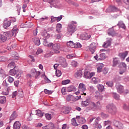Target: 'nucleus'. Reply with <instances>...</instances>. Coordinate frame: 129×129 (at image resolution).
I'll use <instances>...</instances> for the list:
<instances>
[{
    "mask_svg": "<svg viewBox=\"0 0 129 129\" xmlns=\"http://www.w3.org/2000/svg\"><path fill=\"white\" fill-rule=\"evenodd\" d=\"M5 35L6 36L1 35L0 36V42H5L6 41L8 38H9V37H11V32H6Z\"/></svg>",
    "mask_w": 129,
    "mask_h": 129,
    "instance_id": "8",
    "label": "nucleus"
},
{
    "mask_svg": "<svg viewBox=\"0 0 129 129\" xmlns=\"http://www.w3.org/2000/svg\"><path fill=\"white\" fill-rule=\"evenodd\" d=\"M7 101V98L5 96H0V103L4 104Z\"/></svg>",
    "mask_w": 129,
    "mask_h": 129,
    "instance_id": "38",
    "label": "nucleus"
},
{
    "mask_svg": "<svg viewBox=\"0 0 129 129\" xmlns=\"http://www.w3.org/2000/svg\"><path fill=\"white\" fill-rule=\"evenodd\" d=\"M114 123L115 126H116V127H118V128L119 129L122 128V126H123L122 124L121 123L119 124V122H118V121L114 120Z\"/></svg>",
    "mask_w": 129,
    "mask_h": 129,
    "instance_id": "24",
    "label": "nucleus"
},
{
    "mask_svg": "<svg viewBox=\"0 0 129 129\" xmlns=\"http://www.w3.org/2000/svg\"><path fill=\"white\" fill-rule=\"evenodd\" d=\"M91 38V35H88L87 34H82L81 35L82 40H89Z\"/></svg>",
    "mask_w": 129,
    "mask_h": 129,
    "instance_id": "15",
    "label": "nucleus"
},
{
    "mask_svg": "<svg viewBox=\"0 0 129 129\" xmlns=\"http://www.w3.org/2000/svg\"><path fill=\"white\" fill-rule=\"evenodd\" d=\"M2 85L4 87H8V86H9V84H8V83H7V81H6V80L3 81Z\"/></svg>",
    "mask_w": 129,
    "mask_h": 129,
    "instance_id": "60",
    "label": "nucleus"
},
{
    "mask_svg": "<svg viewBox=\"0 0 129 129\" xmlns=\"http://www.w3.org/2000/svg\"><path fill=\"white\" fill-rule=\"evenodd\" d=\"M8 81L10 83H13V82H14V81H15V79H14V78H13L12 77H8Z\"/></svg>",
    "mask_w": 129,
    "mask_h": 129,
    "instance_id": "51",
    "label": "nucleus"
},
{
    "mask_svg": "<svg viewBox=\"0 0 129 129\" xmlns=\"http://www.w3.org/2000/svg\"><path fill=\"white\" fill-rule=\"evenodd\" d=\"M9 74L12 76H15L17 73H18V71L15 70V69H11L9 72Z\"/></svg>",
    "mask_w": 129,
    "mask_h": 129,
    "instance_id": "25",
    "label": "nucleus"
},
{
    "mask_svg": "<svg viewBox=\"0 0 129 129\" xmlns=\"http://www.w3.org/2000/svg\"><path fill=\"white\" fill-rule=\"evenodd\" d=\"M52 43H48L47 39H44L43 42V44L46 47H48V48H52Z\"/></svg>",
    "mask_w": 129,
    "mask_h": 129,
    "instance_id": "22",
    "label": "nucleus"
},
{
    "mask_svg": "<svg viewBox=\"0 0 129 129\" xmlns=\"http://www.w3.org/2000/svg\"><path fill=\"white\" fill-rule=\"evenodd\" d=\"M77 30V22L72 21L68 26V32L67 33V36L70 37L72 36V34Z\"/></svg>",
    "mask_w": 129,
    "mask_h": 129,
    "instance_id": "1",
    "label": "nucleus"
},
{
    "mask_svg": "<svg viewBox=\"0 0 129 129\" xmlns=\"http://www.w3.org/2000/svg\"><path fill=\"white\" fill-rule=\"evenodd\" d=\"M118 25L119 26V27L122 28V29H125L126 28L125 27V25H124L122 21H119V23H118Z\"/></svg>",
    "mask_w": 129,
    "mask_h": 129,
    "instance_id": "36",
    "label": "nucleus"
},
{
    "mask_svg": "<svg viewBox=\"0 0 129 129\" xmlns=\"http://www.w3.org/2000/svg\"><path fill=\"white\" fill-rule=\"evenodd\" d=\"M41 35L46 39H49L50 38V34H48L46 30L43 31V32H42Z\"/></svg>",
    "mask_w": 129,
    "mask_h": 129,
    "instance_id": "26",
    "label": "nucleus"
},
{
    "mask_svg": "<svg viewBox=\"0 0 129 129\" xmlns=\"http://www.w3.org/2000/svg\"><path fill=\"white\" fill-rule=\"evenodd\" d=\"M95 75V73H89L87 71L85 72L84 77L87 79H90L93 76Z\"/></svg>",
    "mask_w": 129,
    "mask_h": 129,
    "instance_id": "9",
    "label": "nucleus"
},
{
    "mask_svg": "<svg viewBox=\"0 0 129 129\" xmlns=\"http://www.w3.org/2000/svg\"><path fill=\"white\" fill-rule=\"evenodd\" d=\"M128 54V52L127 51H125L123 53H120L119 54V57H120L121 59L122 60H123L124 59H125V57L127 56V54Z\"/></svg>",
    "mask_w": 129,
    "mask_h": 129,
    "instance_id": "18",
    "label": "nucleus"
},
{
    "mask_svg": "<svg viewBox=\"0 0 129 129\" xmlns=\"http://www.w3.org/2000/svg\"><path fill=\"white\" fill-rule=\"evenodd\" d=\"M45 117L48 120H50L52 118V115L49 114V113H46L45 114Z\"/></svg>",
    "mask_w": 129,
    "mask_h": 129,
    "instance_id": "50",
    "label": "nucleus"
},
{
    "mask_svg": "<svg viewBox=\"0 0 129 129\" xmlns=\"http://www.w3.org/2000/svg\"><path fill=\"white\" fill-rule=\"evenodd\" d=\"M62 85H66L67 84H68L70 83V80H66L62 81Z\"/></svg>",
    "mask_w": 129,
    "mask_h": 129,
    "instance_id": "48",
    "label": "nucleus"
},
{
    "mask_svg": "<svg viewBox=\"0 0 129 129\" xmlns=\"http://www.w3.org/2000/svg\"><path fill=\"white\" fill-rule=\"evenodd\" d=\"M72 124L75 126H78V124H77V122H76V119H75V118L72 119Z\"/></svg>",
    "mask_w": 129,
    "mask_h": 129,
    "instance_id": "45",
    "label": "nucleus"
},
{
    "mask_svg": "<svg viewBox=\"0 0 129 129\" xmlns=\"http://www.w3.org/2000/svg\"><path fill=\"white\" fill-rule=\"evenodd\" d=\"M82 73H83L82 71L81 70L77 71L75 74L76 77L77 78H81L83 76Z\"/></svg>",
    "mask_w": 129,
    "mask_h": 129,
    "instance_id": "23",
    "label": "nucleus"
},
{
    "mask_svg": "<svg viewBox=\"0 0 129 129\" xmlns=\"http://www.w3.org/2000/svg\"><path fill=\"white\" fill-rule=\"evenodd\" d=\"M105 125H108L106 127V129H113L112 126L109 125L110 124V121H105Z\"/></svg>",
    "mask_w": 129,
    "mask_h": 129,
    "instance_id": "43",
    "label": "nucleus"
},
{
    "mask_svg": "<svg viewBox=\"0 0 129 129\" xmlns=\"http://www.w3.org/2000/svg\"><path fill=\"white\" fill-rule=\"evenodd\" d=\"M78 90V92L76 93V94L80 93L81 95H86V93L85 92L86 91V86L83 83L79 84Z\"/></svg>",
    "mask_w": 129,
    "mask_h": 129,
    "instance_id": "2",
    "label": "nucleus"
},
{
    "mask_svg": "<svg viewBox=\"0 0 129 129\" xmlns=\"http://www.w3.org/2000/svg\"><path fill=\"white\" fill-rule=\"evenodd\" d=\"M31 74L33 77H35V78H39V76L41 75V72L37 71L35 69H32L31 70Z\"/></svg>",
    "mask_w": 129,
    "mask_h": 129,
    "instance_id": "6",
    "label": "nucleus"
},
{
    "mask_svg": "<svg viewBox=\"0 0 129 129\" xmlns=\"http://www.w3.org/2000/svg\"><path fill=\"white\" fill-rule=\"evenodd\" d=\"M17 32H18V27H17V26H15L12 30V35L15 36L17 34Z\"/></svg>",
    "mask_w": 129,
    "mask_h": 129,
    "instance_id": "42",
    "label": "nucleus"
},
{
    "mask_svg": "<svg viewBox=\"0 0 129 129\" xmlns=\"http://www.w3.org/2000/svg\"><path fill=\"white\" fill-rule=\"evenodd\" d=\"M107 110H108V112H111V111H113V105H108L106 106Z\"/></svg>",
    "mask_w": 129,
    "mask_h": 129,
    "instance_id": "33",
    "label": "nucleus"
},
{
    "mask_svg": "<svg viewBox=\"0 0 129 129\" xmlns=\"http://www.w3.org/2000/svg\"><path fill=\"white\" fill-rule=\"evenodd\" d=\"M61 93L62 94H63V95H65V94H66V88L63 87L61 89Z\"/></svg>",
    "mask_w": 129,
    "mask_h": 129,
    "instance_id": "61",
    "label": "nucleus"
},
{
    "mask_svg": "<svg viewBox=\"0 0 129 129\" xmlns=\"http://www.w3.org/2000/svg\"><path fill=\"white\" fill-rule=\"evenodd\" d=\"M89 109H92V110H95L96 109V104L93 102H90L89 105Z\"/></svg>",
    "mask_w": 129,
    "mask_h": 129,
    "instance_id": "20",
    "label": "nucleus"
},
{
    "mask_svg": "<svg viewBox=\"0 0 129 129\" xmlns=\"http://www.w3.org/2000/svg\"><path fill=\"white\" fill-rule=\"evenodd\" d=\"M48 3L52 5L54 8H60V2L58 0H48Z\"/></svg>",
    "mask_w": 129,
    "mask_h": 129,
    "instance_id": "5",
    "label": "nucleus"
},
{
    "mask_svg": "<svg viewBox=\"0 0 129 129\" xmlns=\"http://www.w3.org/2000/svg\"><path fill=\"white\" fill-rule=\"evenodd\" d=\"M36 114L40 117H42V116H43V113H42V111L40 110H36Z\"/></svg>",
    "mask_w": 129,
    "mask_h": 129,
    "instance_id": "44",
    "label": "nucleus"
},
{
    "mask_svg": "<svg viewBox=\"0 0 129 129\" xmlns=\"http://www.w3.org/2000/svg\"><path fill=\"white\" fill-rule=\"evenodd\" d=\"M67 45L68 47H70L71 48H74L75 43H74V42H73V41H70L67 42Z\"/></svg>",
    "mask_w": 129,
    "mask_h": 129,
    "instance_id": "31",
    "label": "nucleus"
},
{
    "mask_svg": "<svg viewBox=\"0 0 129 129\" xmlns=\"http://www.w3.org/2000/svg\"><path fill=\"white\" fill-rule=\"evenodd\" d=\"M62 112L64 114H68V113L70 112V110H69V109H66L62 111Z\"/></svg>",
    "mask_w": 129,
    "mask_h": 129,
    "instance_id": "62",
    "label": "nucleus"
},
{
    "mask_svg": "<svg viewBox=\"0 0 129 129\" xmlns=\"http://www.w3.org/2000/svg\"><path fill=\"white\" fill-rule=\"evenodd\" d=\"M102 68H103V64H100L98 65L97 68V72L98 73H100L102 71Z\"/></svg>",
    "mask_w": 129,
    "mask_h": 129,
    "instance_id": "41",
    "label": "nucleus"
},
{
    "mask_svg": "<svg viewBox=\"0 0 129 129\" xmlns=\"http://www.w3.org/2000/svg\"><path fill=\"white\" fill-rule=\"evenodd\" d=\"M55 74L56 76H57V77H60V76L62 75V73H61L60 71L59 70H56L55 71Z\"/></svg>",
    "mask_w": 129,
    "mask_h": 129,
    "instance_id": "49",
    "label": "nucleus"
},
{
    "mask_svg": "<svg viewBox=\"0 0 129 129\" xmlns=\"http://www.w3.org/2000/svg\"><path fill=\"white\" fill-rule=\"evenodd\" d=\"M106 84L108 87H112L113 86V83L112 82H107L106 83Z\"/></svg>",
    "mask_w": 129,
    "mask_h": 129,
    "instance_id": "55",
    "label": "nucleus"
},
{
    "mask_svg": "<svg viewBox=\"0 0 129 129\" xmlns=\"http://www.w3.org/2000/svg\"><path fill=\"white\" fill-rule=\"evenodd\" d=\"M116 88L118 93H123V86L117 83L116 84Z\"/></svg>",
    "mask_w": 129,
    "mask_h": 129,
    "instance_id": "11",
    "label": "nucleus"
},
{
    "mask_svg": "<svg viewBox=\"0 0 129 129\" xmlns=\"http://www.w3.org/2000/svg\"><path fill=\"white\" fill-rule=\"evenodd\" d=\"M100 120V117H97L95 120V123L93 124V127H95L96 128L101 129L102 127V126L100 125V124L98 123V121Z\"/></svg>",
    "mask_w": 129,
    "mask_h": 129,
    "instance_id": "7",
    "label": "nucleus"
},
{
    "mask_svg": "<svg viewBox=\"0 0 129 129\" xmlns=\"http://www.w3.org/2000/svg\"><path fill=\"white\" fill-rule=\"evenodd\" d=\"M78 63L76 61H73L72 62V66H73L74 67H76L78 65Z\"/></svg>",
    "mask_w": 129,
    "mask_h": 129,
    "instance_id": "63",
    "label": "nucleus"
},
{
    "mask_svg": "<svg viewBox=\"0 0 129 129\" xmlns=\"http://www.w3.org/2000/svg\"><path fill=\"white\" fill-rule=\"evenodd\" d=\"M60 49H61V44L60 43H52L51 51L52 53L59 54L60 53Z\"/></svg>",
    "mask_w": 129,
    "mask_h": 129,
    "instance_id": "3",
    "label": "nucleus"
},
{
    "mask_svg": "<svg viewBox=\"0 0 129 129\" xmlns=\"http://www.w3.org/2000/svg\"><path fill=\"white\" fill-rule=\"evenodd\" d=\"M51 56H52V53H51V52H49L46 53L44 55V57H45V58H49L51 57Z\"/></svg>",
    "mask_w": 129,
    "mask_h": 129,
    "instance_id": "59",
    "label": "nucleus"
},
{
    "mask_svg": "<svg viewBox=\"0 0 129 129\" xmlns=\"http://www.w3.org/2000/svg\"><path fill=\"white\" fill-rule=\"evenodd\" d=\"M44 93L45 94H52L53 93V92L52 91H49L47 89H44Z\"/></svg>",
    "mask_w": 129,
    "mask_h": 129,
    "instance_id": "56",
    "label": "nucleus"
},
{
    "mask_svg": "<svg viewBox=\"0 0 129 129\" xmlns=\"http://www.w3.org/2000/svg\"><path fill=\"white\" fill-rule=\"evenodd\" d=\"M61 29H62V25L60 23H58L56 25V32L57 33H61Z\"/></svg>",
    "mask_w": 129,
    "mask_h": 129,
    "instance_id": "30",
    "label": "nucleus"
},
{
    "mask_svg": "<svg viewBox=\"0 0 129 129\" xmlns=\"http://www.w3.org/2000/svg\"><path fill=\"white\" fill-rule=\"evenodd\" d=\"M107 33H108V36H111L112 37H113V27L109 28L108 30Z\"/></svg>",
    "mask_w": 129,
    "mask_h": 129,
    "instance_id": "32",
    "label": "nucleus"
},
{
    "mask_svg": "<svg viewBox=\"0 0 129 129\" xmlns=\"http://www.w3.org/2000/svg\"><path fill=\"white\" fill-rule=\"evenodd\" d=\"M98 89L100 92H102L103 90H104V86L101 85V84H99L97 86Z\"/></svg>",
    "mask_w": 129,
    "mask_h": 129,
    "instance_id": "34",
    "label": "nucleus"
},
{
    "mask_svg": "<svg viewBox=\"0 0 129 129\" xmlns=\"http://www.w3.org/2000/svg\"><path fill=\"white\" fill-rule=\"evenodd\" d=\"M111 41L112 40H107L106 42H105L103 44V47L107 48V47H109V46L111 45Z\"/></svg>",
    "mask_w": 129,
    "mask_h": 129,
    "instance_id": "21",
    "label": "nucleus"
},
{
    "mask_svg": "<svg viewBox=\"0 0 129 129\" xmlns=\"http://www.w3.org/2000/svg\"><path fill=\"white\" fill-rule=\"evenodd\" d=\"M65 2L68 3L69 5H73V6H75V7H79V5L77 3H74V2L71 0H64Z\"/></svg>",
    "mask_w": 129,
    "mask_h": 129,
    "instance_id": "27",
    "label": "nucleus"
},
{
    "mask_svg": "<svg viewBox=\"0 0 129 129\" xmlns=\"http://www.w3.org/2000/svg\"><path fill=\"white\" fill-rule=\"evenodd\" d=\"M42 52L43 50L41 48H39L36 52V54L39 55V54H41V53H42Z\"/></svg>",
    "mask_w": 129,
    "mask_h": 129,
    "instance_id": "64",
    "label": "nucleus"
},
{
    "mask_svg": "<svg viewBox=\"0 0 129 129\" xmlns=\"http://www.w3.org/2000/svg\"><path fill=\"white\" fill-rule=\"evenodd\" d=\"M67 101H76L81 98V96H76V98L72 95H67L66 97Z\"/></svg>",
    "mask_w": 129,
    "mask_h": 129,
    "instance_id": "4",
    "label": "nucleus"
},
{
    "mask_svg": "<svg viewBox=\"0 0 129 129\" xmlns=\"http://www.w3.org/2000/svg\"><path fill=\"white\" fill-rule=\"evenodd\" d=\"M8 68H9V69H15V62L12 61L11 62H10L8 66Z\"/></svg>",
    "mask_w": 129,
    "mask_h": 129,
    "instance_id": "35",
    "label": "nucleus"
},
{
    "mask_svg": "<svg viewBox=\"0 0 129 129\" xmlns=\"http://www.w3.org/2000/svg\"><path fill=\"white\" fill-rule=\"evenodd\" d=\"M21 122L19 121H16L13 124L14 129H20L21 128Z\"/></svg>",
    "mask_w": 129,
    "mask_h": 129,
    "instance_id": "17",
    "label": "nucleus"
},
{
    "mask_svg": "<svg viewBox=\"0 0 129 129\" xmlns=\"http://www.w3.org/2000/svg\"><path fill=\"white\" fill-rule=\"evenodd\" d=\"M76 118L79 123H81V124L85 123V119L84 118L80 117V116H77Z\"/></svg>",
    "mask_w": 129,
    "mask_h": 129,
    "instance_id": "16",
    "label": "nucleus"
},
{
    "mask_svg": "<svg viewBox=\"0 0 129 129\" xmlns=\"http://www.w3.org/2000/svg\"><path fill=\"white\" fill-rule=\"evenodd\" d=\"M55 38L57 39V40H60L61 38H62V34H57L55 35Z\"/></svg>",
    "mask_w": 129,
    "mask_h": 129,
    "instance_id": "58",
    "label": "nucleus"
},
{
    "mask_svg": "<svg viewBox=\"0 0 129 129\" xmlns=\"http://www.w3.org/2000/svg\"><path fill=\"white\" fill-rule=\"evenodd\" d=\"M17 117H18V114H17V112L14 111L10 116V121L9 122H12V120L16 119Z\"/></svg>",
    "mask_w": 129,
    "mask_h": 129,
    "instance_id": "14",
    "label": "nucleus"
},
{
    "mask_svg": "<svg viewBox=\"0 0 129 129\" xmlns=\"http://www.w3.org/2000/svg\"><path fill=\"white\" fill-rule=\"evenodd\" d=\"M68 92H71L72 91H76V87L74 86H70L67 88Z\"/></svg>",
    "mask_w": 129,
    "mask_h": 129,
    "instance_id": "19",
    "label": "nucleus"
},
{
    "mask_svg": "<svg viewBox=\"0 0 129 129\" xmlns=\"http://www.w3.org/2000/svg\"><path fill=\"white\" fill-rule=\"evenodd\" d=\"M34 44L36 46H40L41 45V41H40L39 38H34Z\"/></svg>",
    "mask_w": 129,
    "mask_h": 129,
    "instance_id": "37",
    "label": "nucleus"
},
{
    "mask_svg": "<svg viewBox=\"0 0 129 129\" xmlns=\"http://www.w3.org/2000/svg\"><path fill=\"white\" fill-rule=\"evenodd\" d=\"M114 98L116 99V100H119V95L116 94V93H113Z\"/></svg>",
    "mask_w": 129,
    "mask_h": 129,
    "instance_id": "53",
    "label": "nucleus"
},
{
    "mask_svg": "<svg viewBox=\"0 0 129 129\" xmlns=\"http://www.w3.org/2000/svg\"><path fill=\"white\" fill-rule=\"evenodd\" d=\"M113 10V7H109L108 9H106V12L107 13H111Z\"/></svg>",
    "mask_w": 129,
    "mask_h": 129,
    "instance_id": "52",
    "label": "nucleus"
},
{
    "mask_svg": "<svg viewBox=\"0 0 129 129\" xmlns=\"http://www.w3.org/2000/svg\"><path fill=\"white\" fill-rule=\"evenodd\" d=\"M17 95L20 98H23V97H24V92L23 91V90H22V89L19 90L18 91Z\"/></svg>",
    "mask_w": 129,
    "mask_h": 129,
    "instance_id": "29",
    "label": "nucleus"
},
{
    "mask_svg": "<svg viewBox=\"0 0 129 129\" xmlns=\"http://www.w3.org/2000/svg\"><path fill=\"white\" fill-rule=\"evenodd\" d=\"M82 45L79 42H76L75 44V47L74 48H82Z\"/></svg>",
    "mask_w": 129,
    "mask_h": 129,
    "instance_id": "47",
    "label": "nucleus"
},
{
    "mask_svg": "<svg viewBox=\"0 0 129 129\" xmlns=\"http://www.w3.org/2000/svg\"><path fill=\"white\" fill-rule=\"evenodd\" d=\"M12 25L11 21H8V20H5L4 22L3 27L4 29H8Z\"/></svg>",
    "mask_w": 129,
    "mask_h": 129,
    "instance_id": "13",
    "label": "nucleus"
},
{
    "mask_svg": "<svg viewBox=\"0 0 129 129\" xmlns=\"http://www.w3.org/2000/svg\"><path fill=\"white\" fill-rule=\"evenodd\" d=\"M99 59L100 60H104V59H106V55H105V53H102L100 54Z\"/></svg>",
    "mask_w": 129,
    "mask_h": 129,
    "instance_id": "39",
    "label": "nucleus"
},
{
    "mask_svg": "<svg viewBox=\"0 0 129 129\" xmlns=\"http://www.w3.org/2000/svg\"><path fill=\"white\" fill-rule=\"evenodd\" d=\"M91 102L90 99H87L85 101H82V106L83 107H86V106H88L90 104Z\"/></svg>",
    "mask_w": 129,
    "mask_h": 129,
    "instance_id": "12",
    "label": "nucleus"
},
{
    "mask_svg": "<svg viewBox=\"0 0 129 129\" xmlns=\"http://www.w3.org/2000/svg\"><path fill=\"white\" fill-rule=\"evenodd\" d=\"M92 82L94 83V84H98L100 82V79L94 77L92 79Z\"/></svg>",
    "mask_w": 129,
    "mask_h": 129,
    "instance_id": "28",
    "label": "nucleus"
},
{
    "mask_svg": "<svg viewBox=\"0 0 129 129\" xmlns=\"http://www.w3.org/2000/svg\"><path fill=\"white\" fill-rule=\"evenodd\" d=\"M9 93H10V92L9 91V89H7V90L2 92V94L3 95H9Z\"/></svg>",
    "mask_w": 129,
    "mask_h": 129,
    "instance_id": "54",
    "label": "nucleus"
},
{
    "mask_svg": "<svg viewBox=\"0 0 129 129\" xmlns=\"http://www.w3.org/2000/svg\"><path fill=\"white\" fill-rule=\"evenodd\" d=\"M96 108H98L99 109L101 108V103H100V102L98 101L96 103Z\"/></svg>",
    "mask_w": 129,
    "mask_h": 129,
    "instance_id": "57",
    "label": "nucleus"
},
{
    "mask_svg": "<svg viewBox=\"0 0 129 129\" xmlns=\"http://www.w3.org/2000/svg\"><path fill=\"white\" fill-rule=\"evenodd\" d=\"M89 50L91 52L92 54H94L96 49V43L93 42L89 46Z\"/></svg>",
    "mask_w": 129,
    "mask_h": 129,
    "instance_id": "10",
    "label": "nucleus"
},
{
    "mask_svg": "<svg viewBox=\"0 0 129 129\" xmlns=\"http://www.w3.org/2000/svg\"><path fill=\"white\" fill-rule=\"evenodd\" d=\"M42 77L44 78L45 83H51V81L45 75H42Z\"/></svg>",
    "mask_w": 129,
    "mask_h": 129,
    "instance_id": "40",
    "label": "nucleus"
},
{
    "mask_svg": "<svg viewBox=\"0 0 129 129\" xmlns=\"http://www.w3.org/2000/svg\"><path fill=\"white\" fill-rule=\"evenodd\" d=\"M47 126L48 129H54L55 127L54 124L52 123H49Z\"/></svg>",
    "mask_w": 129,
    "mask_h": 129,
    "instance_id": "46",
    "label": "nucleus"
}]
</instances>
